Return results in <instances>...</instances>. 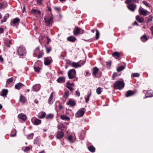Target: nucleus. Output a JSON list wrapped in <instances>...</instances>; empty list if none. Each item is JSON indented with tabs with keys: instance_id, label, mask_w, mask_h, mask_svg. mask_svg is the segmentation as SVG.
Returning a JSON list of instances; mask_svg holds the SVG:
<instances>
[{
	"instance_id": "c03bdc74",
	"label": "nucleus",
	"mask_w": 153,
	"mask_h": 153,
	"mask_svg": "<svg viewBox=\"0 0 153 153\" xmlns=\"http://www.w3.org/2000/svg\"><path fill=\"white\" fill-rule=\"evenodd\" d=\"M46 49L47 53H49L50 51L51 50V47L48 48L47 47H46Z\"/></svg>"
},
{
	"instance_id": "aec40b11",
	"label": "nucleus",
	"mask_w": 153,
	"mask_h": 153,
	"mask_svg": "<svg viewBox=\"0 0 153 153\" xmlns=\"http://www.w3.org/2000/svg\"><path fill=\"white\" fill-rule=\"evenodd\" d=\"M136 19L139 22L142 23L143 22L144 19L143 18H140L139 16H137L136 17Z\"/></svg>"
},
{
	"instance_id": "de8ad7c7",
	"label": "nucleus",
	"mask_w": 153,
	"mask_h": 153,
	"mask_svg": "<svg viewBox=\"0 0 153 153\" xmlns=\"http://www.w3.org/2000/svg\"><path fill=\"white\" fill-rule=\"evenodd\" d=\"M68 140H69L71 142V141L72 140V136L71 135L69 136L68 137Z\"/></svg>"
},
{
	"instance_id": "e2e57ef3",
	"label": "nucleus",
	"mask_w": 153,
	"mask_h": 153,
	"mask_svg": "<svg viewBox=\"0 0 153 153\" xmlns=\"http://www.w3.org/2000/svg\"><path fill=\"white\" fill-rule=\"evenodd\" d=\"M3 7V5L1 3H0V9L2 8Z\"/></svg>"
},
{
	"instance_id": "6ab92c4d",
	"label": "nucleus",
	"mask_w": 153,
	"mask_h": 153,
	"mask_svg": "<svg viewBox=\"0 0 153 153\" xmlns=\"http://www.w3.org/2000/svg\"><path fill=\"white\" fill-rule=\"evenodd\" d=\"M98 71L99 69L97 67L94 68L93 69V75L94 76H96L97 74Z\"/></svg>"
},
{
	"instance_id": "39448f33",
	"label": "nucleus",
	"mask_w": 153,
	"mask_h": 153,
	"mask_svg": "<svg viewBox=\"0 0 153 153\" xmlns=\"http://www.w3.org/2000/svg\"><path fill=\"white\" fill-rule=\"evenodd\" d=\"M73 32L74 35L76 36L79 33L82 34L84 30L78 27H76L74 30Z\"/></svg>"
},
{
	"instance_id": "a19ab883",
	"label": "nucleus",
	"mask_w": 153,
	"mask_h": 153,
	"mask_svg": "<svg viewBox=\"0 0 153 153\" xmlns=\"http://www.w3.org/2000/svg\"><path fill=\"white\" fill-rule=\"evenodd\" d=\"M34 70L36 72H37L38 73L39 72L40 68L39 67H34Z\"/></svg>"
},
{
	"instance_id": "c85d7f7f",
	"label": "nucleus",
	"mask_w": 153,
	"mask_h": 153,
	"mask_svg": "<svg viewBox=\"0 0 153 153\" xmlns=\"http://www.w3.org/2000/svg\"><path fill=\"white\" fill-rule=\"evenodd\" d=\"M11 41L9 39H7L6 40L5 42V44L6 45L7 47H10V45L9 44L10 43Z\"/></svg>"
},
{
	"instance_id": "bf43d9fd",
	"label": "nucleus",
	"mask_w": 153,
	"mask_h": 153,
	"mask_svg": "<svg viewBox=\"0 0 153 153\" xmlns=\"http://www.w3.org/2000/svg\"><path fill=\"white\" fill-rule=\"evenodd\" d=\"M4 31V30L2 28L0 27V33H2Z\"/></svg>"
},
{
	"instance_id": "f8f14e48",
	"label": "nucleus",
	"mask_w": 153,
	"mask_h": 153,
	"mask_svg": "<svg viewBox=\"0 0 153 153\" xmlns=\"http://www.w3.org/2000/svg\"><path fill=\"white\" fill-rule=\"evenodd\" d=\"M57 81L59 83H63L65 81V78L63 76L60 77L57 79Z\"/></svg>"
},
{
	"instance_id": "0eeeda50",
	"label": "nucleus",
	"mask_w": 153,
	"mask_h": 153,
	"mask_svg": "<svg viewBox=\"0 0 153 153\" xmlns=\"http://www.w3.org/2000/svg\"><path fill=\"white\" fill-rule=\"evenodd\" d=\"M137 5L135 4H130L128 5L127 7L129 10L132 11H134L135 10Z\"/></svg>"
},
{
	"instance_id": "864d4df0",
	"label": "nucleus",
	"mask_w": 153,
	"mask_h": 153,
	"mask_svg": "<svg viewBox=\"0 0 153 153\" xmlns=\"http://www.w3.org/2000/svg\"><path fill=\"white\" fill-rule=\"evenodd\" d=\"M46 37L47 39V43L48 44L49 43V42L51 41V39L48 36H47Z\"/></svg>"
},
{
	"instance_id": "6e6552de",
	"label": "nucleus",
	"mask_w": 153,
	"mask_h": 153,
	"mask_svg": "<svg viewBox=\"0 0 153 153\" xmlns=\"http://www.w3.org/2000/svg\"><path fill=\"white\" fill-rule=\"evenodd\" d=\"M18 52L19 54L21 56L24 55L26 53L24 49L22 47H20L18 48Z\"/></svg>"
},
{
	"instance_id": "4be33fe9",
	"label": "nucleus",
	"mask_w": 153,
	"mask_h": 153,
	"mask_svg": "<svg viewBox=\"0 0 153 153\" xmlns=\"http://www.w3.org/2000/svg\"><path fill=\"white\" fill-rule=\"evenodd\" d=\"M8 92V91L7 89L3 90L2 91L1 96H6Z\"/></svg>"
},
{
	"instance_id": "7ed1b4c3",
	"label": "nucleus",
	"mask_w": 153,
	"mask_h": 153,
	"mask_svg": "<svg viewBox=\"0 0 153 153\" xmlns=\"http://www.w3.org/2000/svg\"><path fill=\"white\" fill-rule=\"evenodd\" d=\"M45 22L47 25H50L53 22V19L51 17L46 16L44 18Z\"/></svg>"
},
{
	"instance_id": "5701e85b",
	"label": "nucleus",
	"mask_w": 153,
	"mask_h": 153,
	"mask_svg": "<svg viewBox=\"0 0 153 153\" xmlns=\"http://www.w3.org/2000/svg\"><path fill=\"white\" fill-rule=\"evenodd\" d=\"M67 104L71 106H73L75 105V102L74 101L69 100L67 102Z\"/></svg>"
},
{
	"instance_id": "c9c22d12",
	"label": "nucleus",
	"mask_w": 153,
	"mask_h": 153,
	"mask_svg": "<svg viewBox=\"0 0 153 153\" xmlns=\"http://www.w3.org/2000/svg\"><path fill=\"white\" fill-rule=\"evenodd\" d=\"M99 32L98 30H96V36L95 37L96 39H98L99 36Z\"/></svg>"
},
{
	"instance_id": "a18cd8bd",
	"label": "nucleus",
	"mask_w": 153,
	"mask_h": 153,
	"mask_svg": "<svg viewBox=\"0 0 153 153\" xmlns=\"http://www.w3.org/2000/svg\"><path fill=\"white\" fill-rule=\"evenodd\" d=\"M38 86V85H34L33 87V90L34 91H38L39 89V88L38 89H37V90H36V88Z\"/></svg>"
},
{
	"instance_id": "6e6d98bb",
	"label": "nucleus",
	"mask_w": 153,
	"mask_h": 153,
	"mask_svg": "<svg viewBox=\"0 0 153 153\" xmlns=\"http://www.w3.org/2000/svg\"><path fill=\"white\" fill-rule=\"evenodd\" d=\"M76 95L78 96H79L80 95V93H79V92L78 91H76Z\"/></svg>"
},
{
	"instance_id": "393cba45",
	"label": "nucleus",
	"mask_w": 153,
	"mask_h": 153,
	"mask_svg": "<svg viewBox=\"0 0 153 153\" xmlns=\"http://www.w3.org/2000/svg\"><path fill=\"white\" fill-rule=\"evenodd\" d=\"M60 117L61 118L62 120H70V118L65 115H61Z\"/></svg>"
},
{
	"instance_id": "f03ea898",
	"label": "nucleus",
	"mask_w": 153,
	"mask_h": 153,
	"mask_svg": "<svg viewBox=\"0 0 153 153\" xmlns=\"http://www.w3.org/2000/svg\"><path fill=\"white\" fill-rule=\"evenodd\" d=\"M76 72L74 69H71L68 71V76L70 79H72L76 76Z\"/></svg>"
},
{
	"instance_id": "cd10ccee",
	"label": "nucleus",
	"mask_w": 153,
	"mask_h": 153,
	"mask_svg": "<svg viewBox=\"0 0 153 153\" xmlns=\"http://www.w3.org/2000/svg\"><path fill=\"white\" fill-rule=\"evenodd\" d=\"M141 39L143 42H145L148 39L147 36L145 35H143L141 37Z\"/></svg>"
},
{
	"instance_id": "680f3d73",
	"label": "nucleus",
	"mask_w": 153,
	"mask_h": 153,
	"mask_svg": "<svg viewBox=\"0 0 153 153\" xmlns=\"http://www.w3.org/2000/svg\"><path fill=\"white\" fill-rule=\"evenodd\" d=\"M0 61L1 62H3V58L1 56H0Z\"/></svg>"
},
{
	"instance_id": "052dcab7",
	"label": "nucleus",
	"mask_w": 153,
	"mask_h": 153,
	"mask_svg": "<svg viewBox=\"0 0 153 153\" xmlns=\"http://www.w3.org/2000/svg\"><path fill=\"white\" fill-rule=\"evenodd\" d=\"M42 0H37V1L38 3L39 4H41Z\"/></svg>"
},
{
	"instance_id": "3c124183",
	"label": "nucleus",
	"mask_w": 153,
	"mask_h": 153,
	"mask_svg": "<svg viewBox=\"0 0 153 153\" xmlns=\"http://www.w3.org/2000/svg\"><path fill=\"white\" fill-rule=\"evenodd\" d=\"M143 3L146 6H147L149 7V5L148 4V3L146 1H143Z\"/></svg>"
},
{
	"instance_id": "1a4fd4ad",
	"label": "nucleus",
	"mask_w": 153,
	"mask_h": 153,
	"mask_svg": "<svg viewBox=\"0 0 153 153\" xmlns=\"http://www.w3.org/2000/svg\"><path fill=\"white\" fill-rule=\"evenodd\" d=\"M85 111L82 110H79L78 111L76 114V117H80L84 115Z\"/></svg>"
},
{
	"instance_id": "0e129e2a",
	"label": "nucleus",
	"mask_w": 153,
	"mask_h": 153,
	"mask_svg": "<svg viewBox=\"0 0 153 153\" xmlns=\"http://www.w3.org/2000/svg\"><path fill=\"white\" fill-rule=\"evenodd\" d=\"M111 61H109L108 62H107V63L108 64H108L110 65H111Z\"/></svg>"
},
{
	"instance_id": "774afa93",
	"label": "nucleus",
	"mask_w": 153,
	"mask_h": 153,
	"mask_svg": "<svg viewBox=\"0 0 153 153\" xmlns=\"http://www.w3.org/2000/svg\"><path fill=\"white\" fill-rule=\"evenodd\" d=\"M48 10L49 11H51V8H50V7H48Z\"/></svg>"
},
{
	"instance_id": "4468645a",
	"label": "nucleus",
	"mask_w": 153,
	"mask_h": 153,
	"mask_svg": "<svg viewBox=\"0 0 153 153\" xmlns=\"http://www.w3.org/2000/svg\"><path fill=\"white\" fill-rule=\"evenodd\" d=\"M112 56L115 58L117 59L120 56V53L117 52H114L112 54Z\"/></svg>"
},
{
	"instance_id": "9d476101",
	"label": "nucleus",
	"mask_w": 153,
	"mask_h": 153,
	"mask_svg": "<svg viewBox=\"0 0 153 153\" xmlns=\"http://www.w3.org/2000/svg\"><path fill=\"white\" fill-rule=\"evenodd\" d=\"M64 135L63 132L62 131H58L56 135V138L57 139H61Z\"/></svg>"
},
{
	"instance_id": "8fccbe9b",
	"label": "nucleus",
	"mask_w": 153,
	"mask_h": 153,
	"mask_svg": "<svg viewBox=\"0 0 153 153\" xmlns=\"http://www.w3.org/2000/svg\"><path fill=\"white\" fill-rule=\"evenodd\" d=\"M30 149V148L29 147H26L25 148V149L24 150V151L25 152H26L27 151H28Z\"/></svg>"
},
{
	"instance_id": "2eb2a0df",
	"label": "nucleus",
	"mask_w": 153,
	"mask_h": 153,
	"mask_svg": "<svg viewBox=\"0 0 153 153\" xmlns=\"http://www.w3.org/2000/svg\"><path fill=\"white\" fill-rule=\"evenodd\" d=\"M135 94V92L133 91H128L127 92L126 94V97H128L129 96L133 95Z\"/></svg>"
},
{
	"instance_id": "20e7f679",
	"label": "nucleus",
	"mask_w": 153,
	"mask_h": 153,
	"mask_svg": "<svg viewBox=\"0 0 153 153\" xmlns=\"http://www.w3.org/2000/svg\"><path fill=\"white\" fill-rule=\"evenodd\" d=\"M84 63L83 61H80L77 62H72L71 63V65L73 67L76 68L81 66Z\"/></svg>"
},
{
	"instance_id": "c756f323",
	"label": "nucleus",
	"mask_w": 153,
	"mask_h": 153,
	"mask_svg": "<svg viewBox=\"0 0 153 153\" xmlns=\"http://www.w3.org/2000/svg\"><path fill=\"white\" fill-rule=\"evenodd\" d=\"M25 100L26 99L25 97L22 95H21L20 98V101L24 103L25 102Z\"/></svg>"
},
{
	"instance_id": "58836bf2",
	"label": "nucleus",
	"mask_w": 153,
	"mask_h": 153,
	"mask_svg": "<svg viewBox=\"0 0 153 153\" xmlns=\"http://www.w3.org/2000/svg\"><path fill=\"white\" fill-rule=\"evenodd\" d=\"M53 98V94H51L50 97L48 100V101L49 103H51V101L52 100Z\"/></svg>"
},
{
	"instance_id": "13d9d810",
	"label": "nucleus",
	"mask_w": 153,
	"mask_h": 153,
	"mask_svg": "<svg viewBox=\"0 0 153 153\" xmlns=\"http://www.w3.org/2000/svg\"><path fill=\"white\" fill-rule=\"evenodd\" d=\"M117 75V74L116 73H114L112 76L113 78L114 79V77H115Z\"/></svg>"
},
{
	"instance_id": "49530a36",
	"label": "nucleus",
	"mask_w": 153,
	"mask_h": 153,
	"mask_svg": "<svg viewBox=\"0 0 153 153\" xmlns=\"http://www.w3.org/2000/svg\"><path fill=\"white\" fill-rule=\"evenodd\" d=\"M71 91H72L74 90V88L71 87V86H70V85H67L66 86Z\"/></svg>"
},
{
	"instance_id": "412c9836",
	"label": "nucleus",
	"mask_w": 153,
	"mask_h": 153,
	"mask_svg": "<svg viewBox=\"0 0 153 153\" xmlns=\"http://www.w3.org/2000/svg\"><path fill=\"white\" fill-rule=\"evenodd\" d=\"M35 120L34 121L33 123L35 125H38L41 123V121L38 119L34 118Z\"/></svg>"
},
{
	"instance_id": "9b49d317",
	"label": "nucleus",
	"mask_w": 153,
	"mask_h": 153,
	"mask_svg": "<svg viewBox=\"0 0 153 153\" xmlns=\"http://www.w3.org/2000/svg\"><path fill=\"white\" fill-rule=\"evenodd\" d=\"M44 64L45 65H49L51 62V59L47 58H45Z\"/></svg>"
},
{
	"instance_id": "ea45409f",
	"label": "nucleus",
	"mask_w": 153,
	"mask_h": 153,
	"mask_svg": "<svg viewBox=\"0 0 153 153\" xmlns=\"http://www.w3.org/2000/svg\"><path fill=\"white\" fill-rule=\"evenodd\" d=\"M15 132V134H10L11 137H15L16 136V133H17L16 130V129H14L12 131V133H13V132Z\"/></svg>"
},
{
	"instance_id": "a878e982",
	"label": "nucleus",
	"mask_w": 153,
	"mask_h": 153,
	"mask_svg": "<svg viewBox=\"0 0 153 153\" xmlns=\"http://www.w3.org/2000/svg\"><path fill=\"white\" fill-rule=\"evenodd\" d=\"M88 149L91 152H94L95 149V148L92 146H90L88 147Z\"/></svg>"
},
{
	"instance_id": "338daca9",
	"label": "nucleus",
	"mask_w": 153,
	"mask_h": 153,
	"mask_svg": "<svg viewBox=\"0 0 153 153\" xmlns=\"http://www.w3.org/2000/svg\"><path fill=\"white\" fill-rule=\"evenodd\" d=\"M42 56V55L41 54H39V55H38V58H40Z\"/></svg>"
},
{
	"instance_id": "4d7b16f0",
	"label": "nucleus",
	"mask_w": 153,
	"mask_h": 153,
	"mask_svg": "<svg viewBox=\"0 0 153 153\" xmlns=\"http://www.w3.org/2000/svg\"><path fill=\"white\" fill-rule=\"evenodd\" d=\"M66 63L68 64H71V61L69 60H67L66 61Z\"/></svg>"
},
{
	"instance_id": "603ef678",
	"label": "nucleus",
	"mask_w": 153,
	"mask_h": 153,
	"mask_svg": "<svg viewBox=\"0 0 153 153\" xmlns=\"http://www.w3.org/2000/svg\"><path fill=\"white\" fill-rule=\"evenodd\" d=\"M54 9L56 11L59 12L60 11V8L57 7H54Z\"/></svg>"
},
{
	"instance_id": "f704fd0d",
	"label": "nucleus",
	"mask_w": 153,
	"mask_h": 153,
	"mask_svg": "<svg viewBox=\"0 0 153 153\" xmlns=\"http://www.w3.org/2000/svg\"><path fill=\"white\" fill-rule=\"evenodd\" d=\"M53 115L51 114H48L46 117L47 119H52L53 117Z\"/></svg>"
},
{
	"instance_id": "b1692460",
	"label": "nucleus",
	"mask_w": 153,
	"mask_h": 153,
	"mask_svg": "<svg viewBox=\"0 0 153 153\" xmlns=\"http://www.w3.org/2000/svg\"><path fill=\"white\" fill-rule=\"evenodd\" d=\"M22 84L20 82H19V83H17L16 84L15 86V88L16 89H19L20 88L22 87Z\"/></svg>"
},
{
	"instance_id": "72a5a7b5",
	"label": "nucleus",
	"mask_w": 153,
	"mask_h": 153,
	"mask_svg": "<svg viewBox=\"0 0 153 153\" xmlns=\"http://www.w3.org/2000/svg\"><path fill=\"white\" fill-rule=\"evenodd\" d=\"M9 14H7L4 17V21H1V23H3L4 22H5L7 19L9 17Z\"/></svg>"
},
{
	"instance_id": "2f4dec72",
	"label": "nucleus",
	"mask_w": 153,
	"mask_h": 153,
	"mask_svg": "<svg viewBox=\"0 0 153 153\" xmlns=\"http://www.w3.org/2000/svg\"><path fill=\"white\" fill-rule=\"evenodd\" d=\"M124 68L125 67L123 66H122L118 68L117 69V71L120 72L123 70Z\"/></svg>"
},
{
	"instance_id": "09e8293b",
	"label": "nucleus",
	"mask_w": 153,
	"mask_h": 153,
	"mask_svg": "<svg viewBox=\"0 0 153 153\" xmlns=\"http://www.w3.org/2000/svg\"><path fill=\"white\" fill-rule=\"evenodd\" d=\"M66 84H67V85H70V86H74V83H70L69 82H67L66 83Z\"/></svg>"
},
{
	"instance_id": "ddd939ff",
	"label": "nucleus",
	"mask_w": 153,
	"mask_h": 153,
	"mask_svg": "<svg viewBox=\"0 0 153 153\" xmlns=\"http://www.w3.org/2000/svg\"><path fill=\"white\" fill-rule=\"evenodd\" d=\"M20 19L18 18H16L13 20V23L14 25H17L19 23Z\"/></svg>"
},
{
	"instance_id": "a211bd4d",
	"label": "nucleus",
	"mask_w": 153,
	"mask_h": 153,
	"mask_svg": "<svg viewBox=\"0 0 153 153\" xmlns=\"http://www.w3.org/2000/svg\"><path fill=\"white\" fill-rule=\"evenodd\" d=\"M32 13L34 14H40L41 13L40 11L36 9H33L31 10Z\"/></svg>"
},
{
	"instance_id": "e433bc0d",
	"label": "nucleus",
	"mask_w": 153,
	"mask_h": 153,
	"mask_svg": "<svg viewBox=\"0 0 153 153\" xmlns=\"http://www.w3.org/2000/svg\"><path fill=\"white\" fill-rule=\"evenodd\" d=\"M13 78H11L8 79L7 81V83L8 84H10V82H12L13 81Z\"/></svg>"
},
{
	"instance_id": "bb28decb",
	"label": "nucleus",
	"mask_w": 153,
	"mask_h": 153,
	"mask_svg": "<svg viewBox=\"0 0 153 153\" xmlns=\"http://www.w3.org/2000/svg\"><path fill=\"white\" fill-rule=\"evenodd\" d=\"M153 96V94L149 91H147L146 94V98L152 97Z\"/></svg>"
},
{
	"instance_id": "37998d69",
	"label": "nucleus",
	"mask_w": 153,
	"mask_h": 153,
	"mask_svg": "<svg viewBox=\"0 0 153 153\" xmlns=\"http://www.w3.org/2000/svg\"><path fill=\"white\" fill-rule=\"evenodd\" d=\"M132 0H126L125 1V3L128 4H129L132 2Z\"/></svg>"
},
{
	"instance_id": "dca6fc26",
	"label": "nucleus",
	"mask_w": 153,
	"mask_h": 153,
	"mask_svg": "<svg viewBox=\"0 0 153 153\" xmlns=\"http://www.w3.org/2000/svg\"><path fill=\"white\" fill-rule=\"evenodd\" d=\"M18 117L19 118L22 119L24 121L26 120L27 119L26 116L22 113L19 114L18 115Z\"/></svg>"
},
{
	"instance_id": "7c9ffc66",
	"label": "nucleus",
	"mask_w": 153,
	"mask_h": 153,
	"mask_svg": "<svg viewBox=\"0 0 153 153\" xmlns=\"http://www.w3.org/2000/svg\"><path fill=\"white\" fill-rule=\"evenodd\" d=\"M41 115L39 117V118L40 119H42L44 117L46 114L45 112H41L40 113Z\"/></svg>"
},
{
	"instance_id": "f257e3e1",
	"label": "nucleus",
	"mask_w": 153,
	"mask_h": 153,
	"mask_svg": "<svg viewBox=\"0 0 153 153\" xmlns=\"http://www.w3.org/2000/svg\"><path fill=\"white\" fill-rule=\"evenodd\" d=\"M125 84L123 82L118 81L116 82L114 84L115 88L118 89H121L124 86Z\"/></svg>"
},
{
	"instance_id": "473e14b6",
	"label": "nucleus",
	"mask_w": 153,
	"mask_h": 153,
	"mask_svg": "<svg viewBox=\"0 0 153 153\" xmlns=\"http://www.w3.org/2000/svg\"><path fill=\"white\" fill-rule=\"evenodd\" d=\"M102 91L101 90V88L100 87H98L96 90V92L98 94H101Z\"/></svg>"
},
{
	"instance_id": "423d86ee",
	"label": "nucleus",
	"mask_w": 153,
	"mask_h": 153,
	"mask_svg": "<svg viewBox=\"0 0 153 153\" xmlns=\"http://www.w3.org/2000/svg\"><path fill=\"white\" fill-rule=\"evenodd\" d=\"M139 12L140 15H142L144 16L149 14V12L144 10L141 7H140L139 10Z\"/></svg>"
},
{
	"instance_id": "f3484780",
	"label": "nucleus",
	"mask_w": 153,
	"mask_h": 153,
	"mask_svg": "<svg viewBox=\"0 0 153 153\" xmlns=\"http://www.w3.org/2000/svg\"><path fill=\"white\" fill-rule=\"evenodd\" d=\"M67 39L70 42H74L75 41L76 38L73 36H71L67 38Z\"/></svg>"
},
{
	"instance_id": "4c0bfd02",
	"label": "nucleus",
	"mask_w": 153,
	"mask_h": 153,
	"mask_svg": "<svg viewBox=\"0 0 153 153\" xmlns=\"http://www.w3.org/2000/svg\"><path fill=\"white\" fill-rule=\"evenodd\" d=\"M140 74L137 73H133L131 75V76L132 77H138L139 76Z\"/></svg>"
},
{
	"instance_id": "5fc2aeb1",
	"label": "nucleus",
	"mask_w": 153,
	"mask_h": 153,
	"mask_svg": "<svg viewBox=\"0 0 153 153\" xmlns=\"http://www.w3.org/2000/svg\"><path fill=\"white\" fill-rule=\"evenodd\" d=\"M150 30L151 31L152 33L153 36V26L151 27Z\"/></svg>"
},
{
	"instance_id": "69168bd1",
	"label": "nucleus",
	"mask_w": 153,
	"mask_h": 153,
	"mask_svg": "<svg viewBox=\"0 0 153 153\" xmlns=\"http://www.w3.org/2000/svg\"><path fill=\"white\" fill-rule=\"evenodd\" d=\"M133 25H138V23L137 22L135 21V22H134V23Z\"/></svg>"
},
{
	"instance_id": "79ce46f5",
	"label": "nucleus",
	"mask_w": 153,
	"mask_h": 153,
	"mask_svg": "<svg viewBox=\"0 0 153 153\" xmlns=\"http://www.w3.org/2000/svg\"><path fill=\"white\" fill-rule=\"evenodd\" d=\"M91 94V93H90L88 95L87 98H86V99H85V102H86L87 103L88 101L89 100V98L90 97Z\"/></svg>"
}]
</instances>
